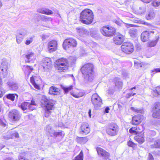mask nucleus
I'll use <instances>...</instances> for the list:
<instances>
[{
	"instance_id": "nucleus-44",
	"label": "nucleus",
	"mask_w": 160,
	"mask_h": 160,
	"mask_svg": "<svg viewBox=\"0 0 160 160\" xmlns=\"http://www.w3.org/2000/svg\"><path fill=\"white\" fill-rule=\"evenodd\" d=\"M77 141L79 142H82L84 141L86 138L84 137H78L77 138Z\"/></svg>"
},
{
	"instance_id": "nucleus-64",
	"label": "nucleus",
	"mask_w": 160,
	"mask_h": 160,
	"mask_svg": "<svg viewBox=\"0 0 160 160\" xmlns=\"http://www.w3.org/2000/svg\"><path fill=\"white\" fill-rule=\"evenodd\" d=\"M150 14H148V16H150Z\"/></svg>"
},
{
	"instance_id": "nucleus-17",
	"label": "nucleus",
	"mask_w": 160,
	"mask_h": 160,
	"mask_svg": "<svg viewBox=\"0 0 160 160\" xmlns=\"http://www.w3.org/2000/svg\"><path fill=\"white\" fill-rule=\"evenodd\" d=\"M143 118L142 114H138L135 115L132 117L131 123L134 125H139L142 122Z\"/></svg>"
},
{
	"instance_id": "nucleus-12",
	"label": "nucleus",
	"mask_w": 160,
	"mask_h": 160,
	"mask_svg": "<svg viewBox=\"0 0 160 160\" xmlns=\"http://www.w3.org/2000/svg\"><path fill=\"white\" fill-rule=\"evenodd\" d=\"M91 100L94 107L96 108L101 106L102 103L101 98L96 93L92 94Z\"/></svg>"
},
{
	"instance_id": "nucleus-6",
	"label": "nucleus",
	"mask_w": 160,
	"mask_h": 160,
	"mask_svg": "<svg viewBox=\"0 0 160 160\" xmlns=\"http://www.w3.org/2000/svg\"><path fill=\"white\" fill-rule=\"evenodd\" d=\"M101 33L104 36L110 37L116 33V29L114 27L109 25L102 26L100 29Z\"/></svg>"
},
{
	"instance_id": "nucleus-22",
	"label": "nucleus",
	"mask_w": 160,
	"mask_h": 160,
	"mask_svg": "<svg viewBox=\"0 0 160 160\" xmlns=\"http://www.w3.org/2000/svg\"><path fill=\"white\" fill-rule=\"evenodd\" d=\"M134 139L139 144H142L145 141L144 132L137 134L134 137Z\"/></svg>"
},
{
	"instance_id": "nucleus-53",
	"label": "nucleus",
	"mask_w": 160,
	"mask_h": 160,
	"mask_svg": "<svg viewBox=\"0 0 160 160\" xmlns=\"http://www.w3.org/2000/svg\"><path fill=\"white\" fill-rule=\"evenodd\" d=\"M12 135L15 137L17 138L19 137V134L17 132H15L12 134Z\"/></svg>"
},
{
	"instance_id": "nucleus-43",
	"label": "nucleus",
	"mask_w": 160,
	"mask_h": 160,
	"mask_svg": "<svg viewBox=\"0 0 160 160\" xmlns=\"http://www.w3.org/2000/svg\"><path fill=\"white\" fill-rule=\"evenodd\" d=\"M30 107L31 108H32L33 110L35 109V108L32 107V105L36 106L37 105L35 101L32 100H31V103H30Z\"/></svg>"
},
{
	"instance_id": "nucleus-46",
	"label": "nucleus",
	"mask_w": 160,
	"mask_h": 160,
	"mask_svg": "<svg viewBox=\"0 0 160 160\" xmlns=\"http://www.w3.org/2000/svg\"><path fill=\"white\" fill-rule=\"evenodd\" d=\"M136 94V93L129 92L127 93L126 95L127 98H129L130 97L134 96Z\"/></svg>"
},
{
	"instance_id": "nucleus-13",
	"label": "nucleus",
	"mask_w": 160,
	"mask_h": 160,
	"mask_svg": "<svg viewBox=\"0 0 160 160\" xmlns=\"http://www.w3.org/2000/svg\"><path fill=\"white\" fill-rule=\"evenodd\" d=\"M96 149L98 155L102 157L103 159L106 160L110 157V153L104 149L98 147L96 148Z\"/></svg>"
},
{
	"instance_id": "nucleus-24",
	"label": "nucleus",
	"mask_w": 160,
	"mask_h": 160,
	"mask_svg": "<svg viewBox=\"0 0 160 160\" xmlns=\"http://www.w3.org/2000/svg\"><path fill=\"white\" fill-rule=\"evenodd\" d=\"M71 94L74 97L79 98L83 96V93L78 89H76L72 92H71Z\"/></svg>"
},
{
	"instance_id": "nucleus-58",
	"label": "nucleus",
	"mask_w": 160,
	"mask_h": 160,
	"mask_svg": "<svg viewBox=\"0 0 160 160\" xmlns=\"http://www.w3.org/2000/svg\"><path fill=\"white\" fill-rule=\"evenodd\" d=\"M157 69L158 70V72H160V68H157Z\"/></svg>"
},
{
	"instance_id": "nucleus-8",
	"label": "nucleus",
	"mask_w": 160,
	"mask_h": 160,
	"mask_svg": "<svg viewBox=\"0 0 160 160\" xmlns=\"http://www.w3.org/2000/svg\"><path fill=\"white\" fill-rule=\"evenodd\" d=\"M78 45V42L74 38H69L65 39L62 44L63 48L67 50L69 48L76 47Z\"/></svg>"
},
{
	"instance_id": "nucleus-45",
	"label": "nucleus",
	"mask_w": 160,
	"mask_h": 160,
	"mask_svg": "<svg viewBox=\"0 0 160 160\" xmlns=\"http://www.w3.org/2000/svg\"><path fill=\"white\" fill-rule=\"evenodd\" d=\"M32 41L33 38L31 37L29 38V39H28L26 40L25 42V44L27 45H29L32 42Z\"/></svg>"
},
{
	"instance_id": "nucleus-16",
	"label": "nucleus",
	"mask_w": 160,
	"mask_h": 160,
	"mask_svg": "<svg viewBox=\"0 0 160 160\" xmlns=\"http://www.w3.org/2000/svg\"><path fill=\"white\" fill-rule=\"evenodd\" d=\"M90 131V128L89 124L86 122L82 123L80 128L79 132L82 134L86 135Z\"/></svg>"
},
{
	"instance_id": "nucleus-9",
	"label": "nucleus",
	"mask_w": 160,
	"mask_h": 160,
	"mask_svg": "<svg viewBox=\"0 0 160 160\" xmlns=\"http://www.w3.org/2000/svg\"><path fill=\"white\" fill-rule=\"evenodd\" d=\"M8 118L11 121L18 122L20 121L21 118V114L18 110L14 109L9 112Z\"/></svg>"
},
{
	"instance_id": "nucleus-26",
	"label": "nucleus",
	"mask_w": 160,
	"mask_h": 160,
	"mask_svg": "<svg viewBox=\"0 0 160 160\" xmlns=\"http://www.w3.org/2000/svg\"><path fill=\"white\" fill-rule=\"evenodd\" d=\"M33 70V68L31 66L24 65L23 66V70L25 73H28L29 75Z\"/></svg>"
},
{
	"instance_id": "nucleus-40",
	"label": "nucleus",
	"mask_w": 160,
	"mask_h": 160,
	"mask_svg": "<svg viewBox=\"0 0 160 160\" xmlns=\"http://www.w3.org/2000/svg\"><path fill=\"white\" fill-rule=\"evenodd\" d=\"M135 128V130L137 132V134L140 133H143L142 131V127L141 126H137L134 127Z\"/></svg>"
},
{
	"instance_id": "nucleus-27",
	"label": "nucleus",
	"mask_w": 160,
	"mask_h": 160,
	"mask_svg": "<svg viewBox=\"0 0 160 160\" xmlns=\"http://www.w3.org/2000/svg\"><path fill=\"white\" fill-rule=\"evenodd\" d=\"M38 12L40 13L47 15H51L53 13V12L51 10L43 8L40 9Z\"/></svg>"
},
{
	"instance_id": "nucleus-60",
	"label": "nucleus",
	"mask_w": 160,
	"mask_h": 160,
	"mask_svg": "<svg viewBox=\"0 0 160 160\" xmlns=\"http://www.w3.org/2000/svg\"><path fill=\"white\" fill-rule=\"evenodd\" d=\"M115 22L116 24H120V23H119V21H116Z\"/></svg>"
},
{
	"instance_id": "nucleus-5",
	"label": "nucleus",
	"mask_w": 160,
	"mask_h": 160,
	"mask_svg": "<svg viewBox=\"0 0 160 160\" xmlns=\"http://www.w3.org/2000/svg\"><path fill=\"white\" fill-rule=\"evenodd\" d=\"M106 132L109 135L114 136L117 135L119 131V127L117 123L111 122L107 126Z\"/></svg>"
},
{
	"instance_id": "nucleus-56",
	"label": "nucleus",
	"mask_w": 160,
	"mask_h": 160,
	"mask_svg": "<svg viewBox=\"0 0 160 160\" xmlns=\"http://www.w3.org/2000/svg\"><path fill=\"white\" fill-rule=\"evenodd\" d=\"M142 24L146 25H148V24L147 22L143 21L142 22Z\"/></svg>"
},
{
	"instance_id": "nucleus-7",
	"label": "nucleus",
	"mask_w": 160,
	"mask_h": 160,
	"mask_svg": "<svg viewBox=\"0 0 160 160\" xmlns=\"http://www.w3.org/2000/svg\"><path fill=\"white\" fill-rule=\"evenodd\" d=\"M121 51L126 54H130L133 52L135 48L133 44L129 42H123L121 46Z\"/></svg>"
},
{
	"instance_id": "nucleus-51",
	"label": "nucleus",
	"mask_w": 160,
	"mask_h": 160,
	"mask_svg": "<svg viewBox=\"0 0 160 160\" xmlns=\"http://www.w3.org/2000/svg\"><path fill=\"white\" fill-rule=\"evenodd\" d=\"M0 125H2L3 126L5 127L6 126V124L3 122L2 120L0 118Z\"/></svg>"
},
{
	"instance_id": "nucleus-2",
	"label": "nucleus",
	"mask_w": 160,
	"mask_h": 160,
	"mask_svg": "<svg viewBox=\"0 0 160 160\" xmlns=\"http://www.w3.org/2000/svg\"><path fill=\"white\" fill-rule=\"evenodd\" d=\"M54 100L49 99L45 97L42 99L41 105L44 110V116L46 118L48 117L51 114L52 111L54 108Z\"/></svg>"
},
{
	"instance_id": "nucleus-41",
	"label": "nucleus",
	"mask_w": 160,
	"mask_h": 160,
	"mask_svg": "<svg viewBox=\"0 0 160 160\" xmlns=\"http://www.w3.org/2000/svg\"><path fill=\"white\" fill-rule=\"evenodd\" d=\"M135 129L136 128L134 127H132L129 129V132L130 134H134L136 135H137V131H136Z\"/></svg>"
},
{
	"instance_id": "nucleus-57",
	"label": "nucleus",
	"mask_w": 160,
	"mask_h": 160,
	"mask_svg": "<svg viewBox=\"0 0 160 160\" xmlns=\"http://www.w3.org/2000/svg\"><path fill=\"white\" fill-rule=\"evenodd\" d=\"M91 109H90L89 110L88 113L89 116L90 117H91Z\"/></svg>"
},
{
	"instance_id": "nucleus-52",
	"label": "nucleus",
	"mask_w": 160,
	"mask_h": 160,
	"mask_svg": "<svg viewBox=\"0 0 160 160\" xmlns=\"http://www.w3.org/2000/svg\"><path fill=\"white\" fill-rule=\"evenodd\" d=\"M151 72L152 73H153V74H155L156 73L158 72V70L157 69V68H155L152 70L151 71Z\"/></svg>"
},
{
	"instance_id": "nucleus-42",
	"label": "nucleus",
	"mask_w": 160,
	"mask_h": 160,
	"mask_svg": "<svg viewBox=\"0 0 160 160\" xmlns=\"http://www.w3.org/2000/svg\"><path fill=\"white\" fill-rule=\"evenodd\" d=\"M131 109L134 112L137 113H141V111L140 110L134 107H131Z\"/></svg>"
},
{
	"instance_id": "nucleus-29",
	"label": "nucleus",
	"mask_w": 160,
	"mask_h": 160,
	"mask_svg": "<svg viewBox=\"0 0 160 160\" xmlns=\"http://www.w3.org/2000/svg\"><path fill=\"white\" fill-rule=\"evenodd\" d=\"M53 135L54 137H59L61 138H63L64 137L65 134L63 131H60L58 132H55L53 133Z\"/></svg>"
},
{
	"instance_id": "nucleus-10",
	"label": "nucleus",
	"mask_w": 160,
	"mask_h": 160,
	"mask_svg": "<svg viewBox=\"0 0 160 160\" xmlns=\"http://www.w3.org/2000/svg\"><path fill=\"white\" fill-rule=\"evenodd\" d=\"M30 81L35 88L38 90L41 89L42 81L39 77L32 75L30 77Z\"/></svg>"
},
{
	"instance_id": "nucleus-61",
	"label": "nucleus",
	"mask_w": 160,
	"mask_h": 160,
	"mask_svg": "<svg viewBox=\"0 0 160 160\" xmlns=\"http://www.w3.org/2000/svg\"><path fill=\"white\" fill-rule=\"evenodd\" d=\"M4 160H11V159L9 158H7L5 159Z\"/></svg>"
},
{
	"instance_id": "nucleus-55",
	"label": "nucleus",
	"mask_w": 160,
	"mask_h": 160,
	"mask_svg": "<svg viewBox=\"0 0 160 160\" xmlns=\"http://www.w3.org/2000/svg\"><path fill=\"white\" fill-rule=\"evenodd\" d=\"M127 26L129 27H132L135 26V25L132 24H127Z\"/></svg>"
},
{
	"instance_id": "nucleus-11",
	"label": "nucleus",
	"mask_w": 160,
	"mask_h": 160,
	"mask_svg": "<svg viewBox=\"0 0 160 160\" xmlns=\"http://www.w3.org/2000/svg\"><path fill=\"white\" fill-rule=\"evenodd\" d=\"M152 116L154 118L160 119V103L155 102L152 108Z\"/></svg>"
},
{
	"instance_id": "nucleus-59",
	"label": "nucleus",
	"mask_w": 160,
	"mask_h": 160,
	"mask_svg": "<svg viewBox=\"0 0 160 160\" xmlns=\"http://www.w3.org/2000/svg\"><path fill=\"white\" fill-rule=\"evenodd\" d=\"M136 87L135 86L133 87V88H131L130 90H132L133 89H136Z\"/></svg>"
},
{
	"instance_id": "nucleus-36",
	"label": "nucleus",
	"mask_w": 160,
	"mask_h": 160,
	"mask_svg": "<svg viewBox=\"0 0 160 160\" xmlns=\"http://www.w3.org/2000/svg\"><path fill=\"white\" fill-rule=\"evenodd\" d=\"M15 95L17 96V97H18L17 94H9L6 95V97L7 99L13 101L15 100Z\"/></svg>"
},
{
	"instance_id": "nucleus-25",
	"label": "nucleus",
	"mask_w": 160,
	"mask_h": 160,
	"mask_svg": "<svg viewBox=\"0 0 160 160\" xmlns=\"http://www.w3.org/2000/svg\"><path fill=\"white\" fill-rule=\"evenodd\" d=\"M25 57L27 59V61L26 62L30 63L32 60V58H34V53L33 52H28L25 55Z\"/></svg>"
},
{
	"instance_id": "nucleus-20",
	"label": "nucleus",
	"mask_w": 160,
	"mask_h": 160,
	"mask_svg": "<svg viewBox=\"0 0 160 160\" xmlns=\"http://www.w3.org/2000/svg\"><path fill=\"white\" fill-rule=\"evenodd\" d=\"M52 64V62L51 58L46 57L43 58L42 66L44 69H49L51 67Z\"/></svg>"
},
{
	"instance_id": "nucleus-3",
	"label": "nucleus",
	"mask_w": 160,
	"mask_h": 160,
	"mask_svg": "<svg viewBox=\"0 0 160 160\" xmlns=\"http://www.w3.org/2000/svg\"><path fill=\"white\" fill-rule=\"evenodd\" d=\"M94 17L93 13L91 10L85 9L80 13L79 20L83 24L88 25L93 22Z\"/></svg>"
},
{
	"instance_id": "nucleus-23",
	"label": "nucleus",
	"mask_w": 160,
	"mask_h": 160,
	"mask_svg": "<svg viewBox=\"0 0 160 160\" xmlns=\"http://www.w3.org/2000/svg\"><path fill=\"white\" fill-rule=\"evenodd\" d=\"M159 38V37L158 35L155 36L154 39L150 41L147 43V47L151 48L155 46L158 41Z\"/></svg>"
},
{
	"instance_id": "nucleus-33",
	"label": "nucleus",
	"mask_w": 160,
	"mask_h": 160,
	"mask_svg": "<svg viewBox=\"0 0 160 160\" xmlns=\"http://www.w3.org/2000/svg\"><path fill=\"white\" fill-rule=\"evenodd\" d=\"M84 154L83 151L81 150L79 154L76 156L73 160H83Z\"/></svg>"
},
{
	"instance_id": "nucleus-4",
	"label": "nucleus",
	"mask_w": 160,
	"mask_h": 160,
	"mask_svg": "<svg viewBox=\"0 0 160 160\" xmlns=\"http://www.w3.org/2000/svg\"><path fill=\"white\" fill-rule=\"evenodd\" d=\"M56 69L59 72H64L68 69L69 61L66 58L62 57L57 59L54 64Z\"/></svg>"
},
{
	"instance_id": "nucleus-35",
	"label": "nucleus",
	"mask_w": 160,
	"mask_h": 160,
	"mask_svg": "<svg viewBox=\"0 0 160 160\" xmlns=\"http://www.w3.org/2000/svg\"><path fill=\"white\" fill-rule=\"evenodd\" d=\"M152 148H160V139L156 140L154 143L151 145Z\"/></svg>"
},
{
	"instance_id": "nucleus-30",
	"label": "nucleus",
	"mask_w": 160,
	"mask_h": 160,
	"mask_svg": "<svg viewBox=\"0 0 160 160\" xmlns=\"http://www.w3.org/2000/svg\"><path fill=\"white\" fill-rule=\"evenodd\" d=\"M134 66L137 68H142L145 66V63L138 60H135L134 61Z\"/></svg>"
},
{
	"instance_id": "nucleus-63",
	"label": "nucleus",
	"mask_w": 160,
	"mask_h": 160,
	"mask_svg": "<svg viewBox=\"0 0 160 160\" xmlns=\"http://www.w3.org/2000/svg\"><path fill=\"white\" fill-rule=\"evenodd\" d=\"M158 23H159V25H160V20L159 21Z\"/></svg>"
},
{
	"instance_id": "nucleus-19",
	"label": "nucleus",
	"mask_w": 160,
	"mask_h": 160,
	"mask_svg": "<svg viewBox=\"0 0 160 160\" xmlns=\"http://www.w3.org/2000/svg\"><path fill=\"white\" fill-rule=\"evenodd\" d=\"M30 102L24 101L21 103H19L18 106L23 111L28 110L29 111H33V109L30 107Z\"/></svg>"
},
{
	"instance_id": "nucleus-15",
	"label": "nucleus",
	"mask_w": 160,
	"mask_h": 160,
	"mask_svg": "<svg viewBox=\"0 0 160 160\" xmlns=\"http://www.w3.org/2000/svg\"><path fill=\"white\" fill-rule=\"evenodd\" d=\"M58 47V42L55 40L49 42L47 44V49L50 53L52 52L57 50Z\"/></svg>"
},
{
	"instance_id": "nucleus-47",
	"label": "nucleus",
	"mask_w": 160,
	"mask_h": 160,
	"mask_svg": "<svg viewBox=\"0 0 160 160\" xmlns=\"http://www.w3.org/2000/svg\"><path fill=\"white\" fill-rule=\"evenodd\" d=\"M136 94V93L129 92L127 93L126 95L127 98H129L130 97L134 96Z\"/></svg>"
},
{
	"instance_id": "nucleus-49",
	"label": "nucleus",
	"mask_w": 160,
	"mask_h": 160,
	"mask_svg": "<svg viewBox=\"0 0 160 160\" xmlns=\"http://www.w3.org/2000/svg\"><path fill=\"white\" fill-rule=\"evenodd\" d=\"M16 38V40L17 43L18 44H19L22 41V38L19 36H17Z\"/></svg>"
},
{
	"instance_id": "nucleus-28",
	"label": "nucleus",
	"mask_w": 160,
	"mask_h": 160,
	"mask_svg": "<svg viewBox=\"0 0 160 160\" xmlns=\"http://www.w3.org/2000/svg\"><path fill=\"white\" fill-rule=\"evenodd\" d=\"M114 82L116 86L118 88H121L123 85L122 82L119 80L118 78H115L114 79Z\"/></svg>"
},
{
	"instance_id": "nucleus-62",
	"label": "nucleus",
	"mask_w": 160,
	"mask_h": 160,
	"mask_svg": "<svg viewBox=\"0 0 160 160\" xmlns=\"http://www.w3.org/2000/svg\"><path fill=\"white\" fill-rule=\"evenodd\" d=\"M1 105H0V112H1Z\"/></svg>"
},
{
	"instance_id": "nucleus-48",
	"label": "nucleus",
	"mask_w": 160,
	"mask_h": 160,
	"mask_svg": "<svg viewBox=\"0 0 160 160\" xmlns=\"http://www.w3.org/2000/svg\"><path fill=\"white\" fill-rule=\"evenodd\" d=\"M149 134L151 136H155L156 134V132L154 130H150L149 132Z\"/></svg>"
},
{
	"instance_id": "nucleus-50",
	"label": "nucleus",
	"mask_w": 160,
	"mask_h": 160,
	"mask_svg": "<svg viewBox=\"0 0 160 160\" xmlns=\"http://www.w3.org/2000/svg\"><path fill=\"white\" fill-rule=\"evenodd\" d=\"M148 160H154L153 156L151 153H149Z\"/></svg>"
},
{
	"instance_id": "nucleus-34",
	"label": "nucleus",
	"mask_w": 160,
	"mask_h": 160,
	"mask_svg": "<svg viewBox=\"0 0 160 160\" xmlns=\"http://www.w3.org/2000/svg\"><path fill=\"white\" fill-rule=\"evenodd\" d=\"M153 93L155 96L160 95V85L155 88L153 91Z\"/></svg>"
},
{
	"instance_id": "nucleus-32",
	"label": "nucleus",
	"mask_w": 160,
	"mask_h": 160,
	"mask_svg": "<svg viewBox=\"0 0 160 160\" xmlns=\"http://www.w3.org/2000/svg\"><path fill=\"white\" fill-rule=\"evenodd\" d=\"M18 159V160H30L25 152L19 155Z\"/></svg>"
},
{
	"instance_id": "nucleus-18",
	"label": "nucleus",
	"mask_w": 160,
	"mask_h": 160,
	"mask_svg": "<svg viewBox=\"0 0 160 160\" xmlns=\"http://www.w3.org/2000/svg\"><path fill=\"white\" fill-rule=\"evenodd\" d=\"M124 36L120 33L117 34L113 38V43L116 45H121L124 41Z\"/></svg>"
},
{
	"instance_id": "nucleus-31",
	"label": "nucleus",
	"mask_w": 160,
	"mask_h": 160,
	"mask_svg": "<svg viewBox=\"0 0 160 160\" xmlns=\"http://www.w3.org/2000/svg\"><path fill=\"white\" fill-rule=\"evenodd\" d=\"M129 33L132 37H134L136 36L137 33V30L135 28H132L129 31Z\"/></svg>"
},
{
	"instance_id": "nucleus-21",
	"label": "nucleus",
	"mask_w": 160,
	"mask_h": 160,
	"mask_svg": "<svg viewBox=\"0 0 160 160\" xmlns=\"http://www.w3.org/2000/svg\"><path fill=\"white\" fill-rule=\"evenodd\" d=\"M60 92L61 90L59 88L53 85L50 87L48 93L52 95H57L60 94Z\"/></svg>"
},
{
	"instance_id": "nucleus-39",
	"label": "nucleus",
	"mask_w": 160,
	"mask_h": 160,
	"mask_svg": "<svg viewBox=\"0 0 160 160\" xmlns=\"http://www.w3.org/2000/svg\"><path fill=\"white\" fill-rule=\"evenodd\" d=\"M62 88L64 90L65 93H67L73 89V86H70L68 87H63Z\"/></svg>"
},
{
	"instance_id": "nucleus-1",
	"label": "nucleus",
	"mask_w": 160,
	"mask_h": 160,
	"mask_svg": "<svg viewBox=\"0 0 160 160\" xmlns=\"http://www.w3.org/2000/svg\"><path fill=\"white\" fill-rule=\"evenodd\" d=\"M95 67L92 63H86L83 65L80 69L84 81L90 83L94 79L95 76Z\"/></svg>"
},
{
	"instance_id": "nucleus-54",
	"label": "nucleus",
	"mask_w": 160,
	"mask_h": 160,
	"mask_svg": "<svg viewBox=\"0 0 160 160\" xmlns=\"http://www.w3.org/2000/svg\"><path fill=\"white\" fill-rule=\"evenodd\" d=\"M109 110L110 109L108 107H106L105 110V112L107 113H108L109 112Z\"/></svg>"
},
{
	"instance_id": "nucleus-14",
	"label": "nucleus",
	"mask_w": 160,
	"mask_h": 160,
	"mask_svg": "<svg viewBox=\"0 0 160 160\" xmlns=\"http://www.w3.org/2000/svg\"><path fill=\"white\" fill-rule=\"evenodd\" d=\"M155 32L153 31H144L141 33V39L143 42H145L148 41L152 37L153 35L154 34Z\"/></svg>"
},
{
	"instance_id": "nucleus-37",
	"label": "nucleus",
	"mask_w": 160,
	"mask_h": 160,
	"mask_svg": "<svg viewBox=\"0 0 160 160\" xmlns=\"http://www.w3.org/2000/svg\"><path fill=\"white\" fill-rule=\"evenodd\" d=\"M151 4L154 7L160 6V0H152Z\"/></svg>"
},
{
	"instance_id": "nucleus-38",
	"label": "nucleus",
	"mask_w": 160,
	"mask_h": 160,
	"mask_svg": "<svg viewBox=\"0 0 160 160\" xmlns=\"http://www.w3.org/2000/svg\"><path fill=\"white\" fill-rule=\"evenodd\" d=\"M127 145L129 147H132L133 148H136L137 145V144L131 140H129L128 142Z\"/></svg>"
}]
</instances>
